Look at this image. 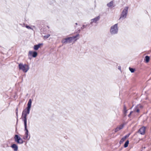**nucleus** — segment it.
<instances>
[{"label": "nucleus", "mask_w": 151, "mask_h": 151, "mask_svg": "<svg viewBox=\"0 0 151 151\" xmlns=\"http://www.w3.org/2000/svg\"><path fill=\"white\" fill-rule=\"evenodd\" d=\"M145 60L147 63L150 60V57L148 56H146L145 57Z\"/></svg>", "instance_id": "nucleus-16"}, {"label": "nucleus", "mask_w": 151, "mask_h": 151, "mask_svg": "<svg viewBox=\"0 0 151 151\" xmlns=\"http://www.w3.org/2000/svg\"><path fill=\"white\" fill-rule=\"evenodd\" d=\"M24 130L25 133L23 137V139L27 140H29L30 137V134H29V131L27 128V125H24Z\"/></svg>", "instance_id": "nucleus-6"}, {"label": "nucleus", "mask_w": 151, "mask_h": 151, "mask_svg": "<svg viewBox=\"0 0 151 151\" xmlns=\"http://www.w3.org/2000/svg\"><path fill=\"white\" fill-rule=\"evenodd\" d=\"M87 25H83L82 27L81 28V29L82 30H83V29L84 28H86V27L87 26Z\"/></svg>", "instance_id": "nucleus-22"}, {"label": "nucleus", "mask_w": 151, "mask_h": 151, "mask_svg": "<svg viewBox=\"0 0 151 151\" xmlns=\"http://www.w3.org/2000/svg\"><path fill=\"white\" fill-rule=\"evenodd\" d=\"M99 19L100 17L99 16L97 17L94 19H91V22H90V24L91 25H92L93 23H96L99 20Z\"/></svg>", "instance_id": "nucleus-8"}, {"label": "nucleus", "mask_w": 151, "mask_h": 151, "mask_svg": "<svg viewBox=\"0 0 151 151\" xmlns=\"http://www.w3.org/2000/svg\"><path fill=\"white\" fill-rule=\"evenodd\" d=\"M78 31H79V32L80 31V29Z\"/></svg>", "instance_id": "nucleus-30"}, {"label": "nucleus", "mask_w": 151, "mask_h": 151, "mask_svg": "<svg viewBox=\"0 0 151 151\" xmlns=\"http://www.w3.org/2000/svg\"><path fill=\"white\" fill-rule=\"evenodd\" d=\"M127 110L126 109V107L125 105H124V113L125 116H126L127 115Z\"/></svg>", "instance_id": "nucleus-14"}, {"label": "nucleus", "mask_w": 151, "mask_h": 151, "mask_svg": "<svg viewBox=\"0 0 151 151\" xmlns=\"http://www.w3.org/2000/svg\"><path fill=\"white\" fill-rule=\"evenodd\" d=\"M136 106L137 107V108H139L140 110L143 108V106L140 104Z\"/></svg>", "instance_id": "nucleus-19"}, {"label": "nucleus", "mask_w": 151, "mask_h": 151, "mask_svg": "<svg viewBox=\"0 0 151 151\" xmlns=\"http://www.w3.org/2000/svg\"><path fill=\"white\" fill-rule=\"evenodd\" d=\"M19 67L20 70H22L24 73H26L29 69L28 65L26 64H23L22 63L19 64Z\"/></svg>", "instance_id": "nucleus-5"}, {"label": "nucleus", "mask_w": 151, "mask_h": 151, "mask_svg": "<svg viewBox=\"0 0 151 151\" xmlns=\"http://www.w3.org/2000/svg\"><path fill=\"white\" fill-rule=\"evenodd\" d=\"M32 53V56L34 58L36 57L37 55V52L36 51H34Z\"/></svg>", "instance_id": "nucleus-17"}, {"label": "nucleus", "mask_w": 151, "mask_h": 151, "mask_svg": "<svg viewBox=\"0 0 151 151\" xmlns=\"http://www.w3.org/2000/svg\"><path fill=\"white\" fill-rule=\"evenodd\" d=\"M133 112V111H131L130 112V113L128 115V117H130L132 113Z\"/></svg>", "instance_id": "nucleus-26"}, {"label": "nucleus", "mask_w": 151, "mask_h": 151, "mask_svg": "<svg viewBox=\"0 0 151 151\" xmlns=\"http://www.w3.org/2000/svg\"><path fill=\"white\" fill-rule=\"evenodd\" d=\"M75 24L76 25H77L78 24L77 23H75Z\"/></svg>", "instance_id": "nucleus-29"}, {"label": "nucleus", "mask_w": 151, "mask_h": 151, "mask_svg": "<svg viewBox=\"0 0 151 151\" xmlns=\"http://www.w3.org/2000/svg\"><path fill=\"white\" fill-rule=\"evenodd\" d=\"M16 115H17V116H18V108H17L16 109Z\"/></svg>", "instance_id": "nucleus-27"}, {"label": "nucleus", "mask_w": 151, "mask_h": 151, "mask_svg": "<svg viewBox=\"0 0 151 151\" xmlns=\"http://www.w3.org/2000/svg\"><path fill=\"white\" fill-rule=\"evenodd\" d=\"M146 127H142L139 130L138 132L142 135H144L145 133Z\"/></svg>", "instance_id": "nucleus-9"}, {"label": "nucleus", "mask_w": 151, "mask_h": 151, "mask_svg": "<svg viewBox=\"0 0 151 151\" xmlns=\"http://www.w3.org/2000/svg\"><path fill=\"white\" fill-rule=\"evenodd\" d=\"M124 127V124H122L120 125L119 126L115 129V130H114L115 132H116L122 129Z\"/></svg>", "instance_id": "nucleus-10"}, {"label": "nucleus", "mask_w": 151, "mask_h": 151, "mask_svg": "<svg viewBox=\"0 0 151 151\" xmlns=\"http://www.w3.org/2000/svg\"><path fill=\"white\" fill-rule=\"evenodd\" d=\"M33 27H35V26H33Z\"/></svg>", "instance_id": "nucleus-31"}, {"label": "nucleus", "mask_w": 151, "mask_h": 151, "mask_svg": "<svg viewBox=\"0 0 151 151\" xmlns=\"http://www.w3.org/2000/svg\"><path fill=\"white\" fill-rule=\"evenodd\" d=\"M33 52L32 51H30L29 52V54L30 55H32Z\"/></svg>", "instance_id": "nucleus-25"}, {"label": "nucleus", "mask_w": 151, "mask_h": 151, "mask_svg": "<svg viewBox=\"0 0 151 151\" xmlns=\"http://www.w3.org/2000/svg\"><path fill=\"white\" fill-rule=\"evenodd\" d=\"M50 36V35L48 34V35H45L44 36V38H45V39H47V38H48Z\"/></svg>", "instance_id": "nucleus-24"}, {"label": "nucleus", "mask_w": 151, "mask_h": 151, "mask_svg": "<svg viewBox=\"0 0 151 151\" xmlns=\"http://www.w3.org/2000/svg\"><path fill=\"white\" fill-rule=\"evenodd\" d=\"M140 109L139 108H137V107L136 106L135 109V111L137 112V113H139V112Z\"/></svg>", "instance_id": "nucleus-20"}, {"label": "nucleus", "mask_w": 151, "mask_h": 151, "mask_svg": "<svg viewBox=\"0 0 151 151\" xmlns=\"http://www.w3.org/2000/svg\"><path fill=\"white\" fill-rule=\"evenodd\" d=\"M128 7L127 6L125 7L124 8L122 13L119 20H123L126 18L128 13Z\"/></svg>", "instance_id": "nucleus-4"}, {"label": "nucleus", "mask_w": 151, "mask_h": 151, "mask_svg": "<svg viewBox=\"0 0 151 151\" xmlns=\"http://www.w3.org/2000/svg\"><path fill=\"white\" fill-rule=\"evenodd\" d=\"M130 135V134H129L123 137L120 141L119 143L120 144L122 143Z\"/></svg>", "instance_id": "nucleus-11"}, {"label": "nucleus", "mask_w": 151, "mask_h": 151, "mask_svg": "<svg viewBox=\"0 0 151 151\" xmlns=\"http://www.w3.org/2000/svg\"><path fill=\"white\" fill-rule=\"evenodd\" d=\"M14 138L15 141L17 144H22L24 142V141L22 139H21L18 135H15L14 137Z\"/></svg>", "instance_id": "nucleus-7"}, {"label": "nucleus", "mask_w": 151, "mask_h": 151, "mask_svg": "<svg viewBox=\"0 0 151 151\" xmlns=\"http://www.w3.org/2000/svg\"><path fill=\"white\" fill-rule=\"evenodd\" d=\"M79 35L78 34H77L76 36H73L72 37H69L67 38L63 39L61 41V42L63 44L70 43L72 42V41L74 40L75 41L79 38Z\"/></svg>", "instance_id": "nucleus-2"}, {"label": "nucleus", "mask_w": 151, "mask_h": 151, "mask_svg": "<svg viewBox=\"0 0 151 151\" xmlns=\"http://www.w3.org/2000/svg\"><path fill=\"white\" fill-rule=\"evenodd\" d=\"M25 27L26 28H27L28 29H31L32 30H33V29L31 27H30L28 25H26Z\"/></svg>", "instance_id": "nucleus-23"}, {"label": "nucleus", "mask_w": 151, "mask_h": 151, "mask_svg": "<svg viewBox=\"0 0 151 151\" xmlns=\"http://www.w3.org/2000/svg\"><path fill=\"white\" fill-rule=\"evenodd\" d=\"M42 43H40L37 45H35L34 47V49L35 50H37L40 47L41 45H43Z\"/></svg>", "instance_id": "nucleus-12"}, {"label": "nucleus", "mask_w": 151, "mask_h": 151, "mask_svg": "<svg viewBox=\"0 0 151 151\" xmlns=\"http://www.w3.org/2000/svg\"><path fill=\"white\" fill-rule=\"evenodd\" d=\"M129 143V141L128 140H127L126 142H125L124 144V147L126 148L127 147L128 144Z\"/></svg>", "instance_id": "nucleus-18"}, {"label": "nucleus", "mask_w": 151, "mask_h": 151, "mask_svg": "<svg viewBox=\"0 0 151 151\" xmlns=\"http://www.w3.org/2000/svg\"><path fill=\"white\" fill-rule=\"evenodd\" d=\"M32 104V101L31 99H29L27 104V109H24L23 111L22 117V120L24 122V125H27V114L29 113Z\"/></svg>", "instance_id": "nucleus-1"}, {"label": "nucleus", "mask_w": 151, "mask_h": 151, "mask_svg": "<svg viewBox=\"0 0 151 151\" xmlns=\"http://www.w3.org/2000/svg\"><path fill=\"white\" fill-rule=\"evenodd\" d=\"M11 147L14 149V151H17L18 149L17 145L16 144H13Z\"/></svg>", "instance_id": "nucleus-13"}, {"label": "nucleus", "mask_w": 151, "mask_h": 151, "mask_svg": "<svg viewBox=\"0 0 151 151\" xmlns=\"http://www.w3.org/2000/svg\"><path fill=\"white\" fill-rule=\"evenodd\" d=\"M113 4V1H111L107 4V6L108 7H110L112 6Z\"/></svg>", "instance_id": "nucleus-15"}, {"label": "nucleus", "mask_w": 151, "mask_h": 151, "mask_svg": "<svg viewBox=\"0 0 151 151\" xmlns=\"http://www.w3.org/2000/svg\"><path fill=\"white\" fill-rule=\"evenodd\" d=\"M129 69L131 73H132L134 72L135 70L134 69L129 67Z\"/></svg>", "instance_id": "nucleus-21"}, {"label": "nucleus", "mask_w": 151, "mask_h": 151, "mask_svg": "<svg viewBox=\"0 0 151 151\" xmlns=\"http://www.w3.org/2000/svg\"><path fill=\"white\" fill-rule=\"evenodd\" d=\"M118 69L120 70H121V68L120 67H119Z\"/></svg>", "instance_id": "nucleus-28"}, {"label": "nucleus", "mask_w": 151, "mask_h": 151, "mask_svg": "<svg viewBox=\"0 0 151 151\" xmlns=\"http://www.w3.org/2000/svg\"><path fill=\"white\" fill-rule=\"evenodd\" d=\"M118 24L117 23L111 27L110 30V33L112 35L117 34L118 32Z\"/></svg>", "instance_id": "nucleus-3"}]
</instances>
